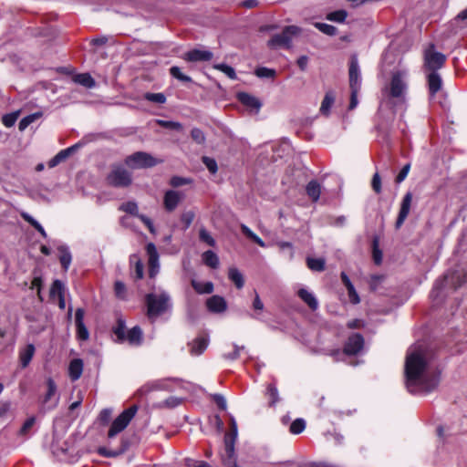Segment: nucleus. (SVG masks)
Wrapping results in <instances>:
<instances>
[{
  "instance_id": "nucleus-1",
  "label": "nucleus",
  "mask_w": 467,
  "mask_h": 467,
  "mask_svg": "<svg viewBox=\"0 0 467 467\" xmlns=\"http://www.w3.org/2000/svg\"><path fill=\"white\" fill-rule=\"evenodd\" d=\"M405 384L414 395H427L440 384L441 371L431 360L423 344L411 346L405 360Z\"/></svg>"
},
{
  "instance_id": "nucleus-2",
  "label": "nucleus",
  "mask_w": 467,
  "mask_h": 467,
  "mask_svg": "<svg viewBox=\"0 0 467 467\" xmlns=\"http://www.w3.org/2000/svg\"><path fill=\"white\" fill-rule=\"evenodd\" d=\"M409 70L398 68L391 72L389 81L381 89L380 108L386 106L394 112L406 109L409 91Z\"/></svg>"
},
{
  "instance_id": "nucleus-3",
  "label": "nucleus",
  "mask_w": 467,
  "mask_h": 467,
  "mask_svg": "<svg viewBox=\"0 0 467 467\" xmlns=\"http://www.w3.org/2000/svg\"><path fill=\"white\" fill-rule=\"evenodd\" d=\"M145 304L147 306V317L151 323L155 322L161 316L171 312L172 309L171 295L161 288L147 294L145 296Z\"/></svg>"
},
{
  "instance_id": "nucleus-4",
  "label": "nucleus",
  "mask_w": 467,
  "mask_h": 467,
  "mask_svg": "<svg viewBox=\"0 0 467 467\" xmlns=\"http://www.w3.org/2000/svg\"><path fill=\"white\" fill-rule=\"evenodd\" d=\"M302 32V28L297 26H285L281 33L274 35L267 42L272 49L285 47L289 49L292 46V40Z\"/></svg>"
},
{
  "instance_id": "nucleus-5",
  "label": "nucleus",
  "mask_w": 467,
  "mask_h": 467,
  "mask_svg": "<svg viewBox=\"0 0 467 467\" xmlns=\"http://www.w3.org/2000/svg\"><path fill=\"white\" fill-rule=\"evenodd\" d=\"M139 407L137 405H132L130 408L124 410L112 422L108 436L109 438H113L122 431H124L127 426L130 424L131 420L136 415Z\"/></svg>"
},
{
  "instance_id": "nucleus-6",
  "label": "nucleus",
  "mask_w": 467,
  "mask_h": 467,
  "mask_svg": "<svg viewBox=\"0 0 467 467\" xmlns=\"http://www.w3.org/2000/svg\"><path fill=\"white\" fill-rule=\"evenodd\" d=\"M182 380L177 378L172 379H161L149 381L141 386L137 391L136 396L142 398L147 396L152 391L157 390H172L171 383H180Z\"/></svg>"
},
{
  "instance_id": "nucleus-7",
  "label": "nucleus",
  "mask_w": 467,
  "mask_h": 467,
  "mask_svg": "<svg viewBox=\"0 0 467 467\" xmlns=\"http://www.w3.org/2000/svg\"><path fill=\"white\" fill-rule=\"evenodd\" d=\"M158 163L153 156L144 151H137L125 159V164L130 169L150 168Z\"/></svg>"
},
{
  "instance_id": "nucleus-8",
  "label": "nucleus",
  "mask_w": 467,
  "mask_h": 467,
  "mask_svg": "<svg viewBox=\"0 0 467 467\" xmlns=\"http://www.w3.org/2000/svg\"><path fill=\"white\" fill-rule=\"evenodd\" d=\"M445 60L446 57L442 53L435 51L433 44H430L424 50V67L431 72H437L441 68Z\"/></svg>"
},
{
  "instance_id": "nucleus-9",
  "label": "nucleus",
  "mask_w": 467,
  "mask_h": 467,
  "mask_svg": "<svg viewBox=\"0 0 467 467\" xmlns=\"http://www.w3.org/2000/svg\"><path fill=\"white\" fill-rule=\"evenodd\" d=\"M108 182L114 187H127L131 183V174L121 165L113 166L107 177Z\"/></svg>"
},
{
  "instance_id": "nucleus-10",
  "label": "nucleus",
  "mask_w": 467,
  "mask_h": 467,
  "mask_svg": "<svg viewBox=\"0 0 467 467\" xmlns=\"http://www.w3.org/2000/svg\"><path fill=\"white\" fill-rule=\"evenodd\" d=\"M446 281L448 284L451 285L454 288H458L467 282V271H454L452 273H449L444 276V280L436 281L433 290H440L443 286V282Z\"/></svg>"
},
{
  "instance_id": "nucleus-11",
  "label": "nucleus",
  "mask_w": 467,
  "mask_h": 467,
  "mask_svg": "<svg viewBox=\"0 0 467 467\" xmlns=\"http://www.w3.org/2000/svg\"><path fill=\"white\" fill-rule=\"evenodd\" d=\"M146 252L148 254L149 265V276L154 278L160 271L159 254L153 243H149L146 245Z\"/></svg>"
},
{
  "instance_id": "nucleus-12",
  "label": "nucleus",
  "mask_w": 467,
  "mask_h": 467,
  "mask_svg": "<svg viewBox=\"0 0 467 467\" xmlns=\"http://www.w3.org/2000/svg\"><path fill=\"white\" fill-rule=\"evenodd\" d=\"M238 436V429L235 419L231 416L230 418V432L224 436V450L230 456L234 455V448Z\"/></svg>"
},
{
  "instance_id": "nucleus-13",
  "label": "nucleus",
  "mask_w": 467,
  "mask_h": 467,
  "mask_svg": "<svg viewBox=\"0 0 467 467\" xmlns=\"http://www.w3.org/2000/svg\"><path fill=\"white\" fill-rule=\"evenodd\" d=\"M349 87L350 88L360 89L361 87V74L358 66V60L356 56L351 57L349 62Z\"/></svg>"
},
{
  "instance_id": "nucleus-14",
  "label": "nucleus",
  "mask_w": 467,
  "mask_h": 467,
  "mask_svg": "<svg viewBox=\"0 0 467 467\" xmlns=\"http://www.w3.org/2000/svg\"><path fill=\"white\" fill-rule=\"evenodd\" d=\"M413 195L410 192L405 193L400 202L399 215L395 223L397 229L400 228L407 219L411 207Z\"/></svg>"
},
{
  "instance_id": "nucleus-15",
  "label": "nucleus",
  "mask_w": 467,
  "mask_h": 467,
  "mask_svg": "<svg viewBox=\"0 0 467 467\" xmlns=\"http://www.w3.org/2000/svg\"><path fill=\"white\" fill-rule=\"evenodd\" d=\"M364 347V338L358 334L355 333L351 335L344 347V352L347 355H356L359 353Z\"/></svg>"
},
{
  "instance_id": "nucleus-16",
  "label": "nucleus",
  "mask_w": 467,
  "mask_h": 467,
  "mask_svg": "<svg viewBox=\"0 0 467 467\" xmlns=\"http://www.w3.org/2000/svg\"><path fill=\"white\" fill-rule=\"evenodd\" d=\"M183 198V194L174 190H169L163 197V205L166 211L172 212L179 205Z\"/></svg>"
},
{
  "instance_id": "nucleus-17",
  "label": "nucleus",
  "mask_w": 467,
  "mask_h": 467,
  "mask_svg": "<svg viewBox=\"0 0 467 467\" xmlns=\"http://www.w3.org/2000/svg\"><path fill=\"white\" fill-rule=\"evenodd\" d=\"M84 310L82 308H78L75 313V323L77 327V336L80 340H88L89 337V333L88 328L84 324Z\"/></svg>"
},
{
  "instance_id": "nucleus-18",
  "label": "nucleus",
  "mask_w": 467,
  "mask_h": 467,
  "mask_svg": "<svg viewBox=\"0 0 467 467\" xmlns=\"http://www.w3.org/2000/svg\"><path fill=\"white\" fill-rule=\"evenodd\" d=\"M182 58L189 62L209 61L213 58V53L208 50L192 49L186 52Z\"/></svg>"
},
{
  "instance_id": "nucleus-19",
  "label": "nucleus",
  "mask_w": 467,
  "mask_h": 467,
  "mask_svg": "<svg viewBox=\"0 0 467 467\" xmlns=\"http://www.w3.org/2000/svg\"><path fill=\"white\" fill-rule=\"evenodd\" d=\"M206 306L209 311L213 313H223L227 308L226 301L220 296H213L206 301Z\"/></svg>"
},
{
  "instance_id": "nucleus-20",
  "label": "nucleus",
  "mask_w": 467,
  "mask_h": 467,
  "mask_svg": "<svg viewBox=\"0 0 467 467\" xmlns=\"http://www.w3.org/2000/svg\"><path fill=\"white\" fill-rule=\"evenodd\" d=\"M297 296L312 311H316L318 308L319 304L313 292L306 288H300L297 291Z\"/></svg>"
},
{
  "instance_id": "nucleus-21",
  "label": "nucleus",
  "mask_w": 467,
  "mask_h": 467,
  "mask_svg": "<svg viewBox=\"0 0 467 467\" xmlns=\"http://www.w3.org/2000/svg\"><path fill=\"white\" fill-rule=\"evenodd\" d=\"M78 148V144L70 146L67 149L60 150L57 154H56L47 163L49 168H54L57 166L62 161H66L73 152L77 150Z\"/></svg>"
},
{
  "instance_id": "nucleus-22",
  "label": "nucleus",
  "mask_w": 467,
  "mask_h": 467,
  "mask_svg": "<svg viewBox=\"0 0 467 467\" xmlns=\"http://www.w3.org/2000/svg\"><path fill=\"white\" fill-rule=\"evenodd\" d=\"M35 352L36 348L33 344H27L19 349V362L23 368H26L30 364Z\"/></svg>"
},
{
  "instance_id": "nucleus-23",
  "label": "nucleus",
  "mask_w": 467,
  "mask_h": 467,
  "mask_svg": "<svg viewBox=\"0 0 467 467\" xmlns=\"http://www.w3.org/2000/svg\"><path fill=\"white\" fill-rule=\"evenodd\" d=\"M427 82L430 95L433 98L442 87L441 78L438 72H431L427 76Z\"/></svg>"
},
{
  "instance_id": "nucleus-24",
  "label": "nucleus",
  "mask_w": 467,
  "mask_h": 467,
  "mask_svg": "<svg viewBox=\"0 0 467 467\" xmlns=\"http://www.w3.org/2000/svg\"><path fill=\"white\" fill-rule=\"evenodd\" d=\"M47 390L44 396L43 402L48 403L49 401H51L54 399L55 400L52 405V408H55L57 405L58 400H59V397H58V395H57V384L51 378H48L47 379Z\"/></svg>"
},
{
  "instance_id": "nucleus-25",
  "label": "nucleus",
  "mask_w": 467,
  "mask_h": 467,
  "mask_svg": "<svg viewBox=\"0 0 467 467\" xmlns=\"http://www.w3.org/2000/svg\"><path fill=\"white\" fill-rule=\"evenodd\" d=\"M209 344L207 336H201L194 339L190 345V352L193 356H199L204 352Z\"/></svg>"
},
{
  "instance_id": "nucleus-26",
  "label": "nucleus",
  "mask_w": 467,
  "mask_h": 467,
  "mask_svg": "<svg viewBox=\"0 0 467 467\" xmlns=\"http://www.w3.org/2000/svg\"><path fill=\"white\" fill-rule=\"evenodd\" d=\"M83 361L80 358H74L68 366V376L72 381L78 380L83 372Z\"/></svg>"
},
{
  "instance_id": "nucleus-27",
  "label": "nucleus",
  "mask_w": 467,
  "mask_h": 467,
  "mask_svg": "<svg viewBox=\"0 0 467 467\" xmlns=\"http://www.w3.org/2000/svg\"><path fill=\"white\" fill-rule=\"evenodd\" d=\"M237 99L242 104L248 108L254 109L256 111L261 108V102L259 99L248 93L239 92L237 94Z\"/></svg>"
},
{
  "instance_id": "nucleus-28",
  "label": "nucleus",
  "mask_w": 467,
  "mask_h": 467,
  "mask_svg": "<svg viewBox=\"0 0 467 467\" xmlns=\"http://www.w3.org/2000/svg\"><path fill=\"white\" fill-rule=\"evenodd\" d=\"M124 340H127L133 346L140 345L142 341V330L138 326L133 327L127 332Z\"/></svg>"
},
{
  "instance_id": "nucleus-29",
  "label": "nucleus",
  "mask_w": 467,
  "mask_h": 467,
  "mask_svg": "<svg viewBox=\"0 0 467 467\" xmlns=\"http://www.w3.org/2000/svg\"><path fill=\"white\" fill-rule=\"evenodd\" d=\"M306 194L308 195V197L313 202H316L319 200V197H320L321 185L315 180L310 181L306 187Z\"/></svg>"
},
{
  "instance_id": "nucleus-30",
  "label": "nucleus",
  "mask_w": 467,
  "mask_h": 467,
  "mask_svg": "<svg viewBox=\"0 0 467 467\" xmlns=\"http://www.w3.org/2000/svg\"><path fill=\"white\" fill-rule=\"evenodd\" d=\"M73 81L87 88H92L96 86L94 78L88 73L77 74L73 77Z\"/></svg>"
},
{
  "instance_id": "nucleus-31",
  "label": "nucleus",
  "mask_w": 467,
  "mask_h": 467,
  "mask_svg": "<svg viewBox=\"0 0 467 467\" xmlns=\"http://www.w3.org/2000/svg\"><path fill=\"white\" fill-rule=\"evenodd\" d=\"M60 253L59 261L65 271H67L72 261V255L69 248L67 245H60L58 247Z\"/></svg>"
},
{
  "instance_id": "nucleus-32",
  "label": "nucleus",
  "mask_w": 467,
  "mask_h": 467,
  "mask_svg": "<svg viewBox=\"0 0 467 467\" xmlns=\"http://www.w3.org/2000/svg\"><path fill=\"white\" fill-rule=\"evenodd\" d=\"M191 284L198 294H211L213 291V284L212 282H200L192 279Z\"/></svg>"
},
{
  "instance_id": "nucleus-33",
  "label": "nucleus",
  "mask_w": 467,
  "mask_h": 467,
  "mask_svg": "<svg viewBox=\"0 0 467 467\" xmlns=\"http://www.w3.org/2000/svg\"><path fill=\"white\" fill-rule=\"evenodd\" d=\"M203 263L211 268L216 269L219 266V257L212 250L204 252L202 255Z\"/></svg>"
},
{
  "instance_id": "nucleus-34",
  "label": "nucleus",
  "mask_w": 467,
  "mask_h": 467,
  "mask_svg": "<svg viewBox=\"0 0 467 467\" xmlns=\"http://www.w3.org/2000/svg\"><path fill=\"white\" fill-rule=\"evenodd\" d=\"M306 265L311 271L322 272L325 270L326 261L324 258L307 257Z\"/></svg>"
},
{
  "instance_id": "nucleus-35",
  "label": "nucleus",
  "mask_w": 467,
  "mask_h": 467,
  "mask_svg": "<svg viewBox=\"0 0 467 467\" xmlns=\"http://www.w3.org/2000/svg\"><path fill=\"white\" fill-rule=\"evenodd\" d=\"M228 276H229V279L234 283L235 286L238 289H240L244 286V276L237 268L231 267L228 272Z\"/></svg>"
},
{
  "instance_id": "nucleus-36",
  "label": "nucleus",
  "mask_w": 467,
  "mask_h": 467,
  "mask_svg": "<svg viewBox=\"0 0 467 467\" xmlns=\"http://www.w3.org/2000/svg\"><path fill=\"white\" fill-rule=\"evenodd\" d=\"M335 102V96L332 92H327L325 98L320 106V112L323 115L327 116L330 112V109Z\"/></svg>"
},
{
  "instance_id": "nucleus-37",
  "label": "nucleus",
  "mask_w": 467,
  "mask_h": 467,
  "mask_svg": "<svg viewBox=\"0 0 467 467\" xmlns=\"http://www.w3.org/2000/svg\"><path fill=\"white\" fill-rule=\"evenodd\" d=\"M21 217L27 222L31 226H33L44 238H47V233L43 226L34 219L29 213L26 212H22L20 213Z\"/></svg>"
},
{
  "instance_id": "nucleus-38",
  "label": "nucleus",
  "mask_w": 467,
  "mask_h": 467,
  "mask_svg": "<svg viewBox=\"0 0 467 467\" xmlns=\"http://www.w3.org/2000/svg\"><path fill=\"white\" fill-rule=\"evenodd\" d=\"M42 116L41 112H35L33 114H29L26 117H24L18 125V128L21 131L25 130L30 124L35 122L36 119H38Z\"/></svg>"
},
{
  "instance_id": "nucleus-39",
  "label": "nucleus",
  "mask_w": 467,
  "mask_h": 467,
  "mask_svg": "<svg viewBox=\"0 0 467 467\" xmlns=\"http://www.w3.org/2000/svg\"><path fill=\"white\" fill-rule=\"evenodd\" d=\"M182 399L175 396H171L158 404V408L173 409L181 405Z\"/></svg>"
},
{
  "instance_id": "nucleus-40",
  "label": "nucleus",
  "mask_w": 467,
  "mask_h": 467,
  "mask_svg": "<svg viewBox=\"0 0 467 467\" xmlns=\"http://www.w3.org/2000/svg\"><path fill=\"white\" fill-rule=\"evenodd\" d=\"M348 16L347 11L340 9L330 12L327 15V19L337 23H344Z\"/></svg>"
},
{
  "instance_id": "nucleus-41",
  "label": "nucleus",
  "mask_w": 467,
  "mask_h": 467,
  "mask_svg": "<svg viewBox=\"0 0 467 467\" xmlns=\"http://www.w3.org/2000/svg\"><path fill=\"white\" fill-rule=\"evenodd\" d=\"M130 262L134 264V273L137 279H141L144 273V265L138 255L133 254L130 257Z\"/></svg>"
},
{
  "instance_id": "nucleus-42",
  "label": "nucleus",
  "mask_w": 467,
  "mask_h": 467,
  "mask_svg": "<svg viewBox=\"0 0 467 467\" xmlns=\"http://www.w3.org/2000/svg\"><path fill=\"white\" fill-rule=\"evenodd\" d=\"M315 27L317 28L320 32L327 36H336L337 33V29L336 26L325 23L316 22L314 24Z\"/></svg>"
},
{
  "instance_id": "nucleus-43",
  "label": "nucleus",
  "mask_w": 467,
  "mask_h": 467,
  "mask_svg": "<svg viewBox=\"0 0 467 467\" xmlns=\"http://www.w3.org/2000/svg\"><path fill=\"white\" fill-rule=\"evenodd\" d=\"M213 67L217 70L222 71L229 78L231 79H236V73L231 66H228L226 64L221 63V64H215Z\"/></svg>"
},
{
  "instance_id": "nucleus-44",
  "label": "nucleus",
  "mask_w": 467,
  "mask_h": 467,
  "mask_svg": "<svg viewBox=\"0 0 467 467\" xmlns=\"http://www.w3.org/2000/svg\"><path fill=\"white\" fill-rule=\"evenodd\" d=\"M305 428L306 421L303 419L298 418L291 423L289 430L293 434H299L304 431Z\"/></svg>"
},
{
  "instance_id": "nucleus-45",
  "label": "nucleus",
  "mask_w": 467,
  "mask_h": 467,
  "mask_svg": "<svg viewBox=\"0 0 467 467\" xmlns=\"http://www.w3.org/2000/svg\"><path fill=\"white\" fill-rule=\"evenodd\" d=\"M144 99L157 104H163L166 102V97L162 93L147 92L144 94Z\"/></svg>"
},
{
  "instance_id": "nucleus-46",
  "label": "nucleus",
  "mask_w": 467,
  "mask_h": 467,
  "mask_svg": "<svg viewBox=\"0 0 467 467\" xmlns=\"http://www.w3.org/2000/svg\"><path fill=\"white\" fill-rule=\"evenodd\" d=\"M264 303L262 302L259 295L255 292V296L253 301V309L255 311V313L252 316V317L255 319H260V313L264 310Z\"/></svg>"
},
{
  "instance_id": "nucleus-47",
  "label": "nucleus",
  "mask_w": 467,
  "mask_h": 467,
  "mask_svg": "<svg viewBox=\"0 0 467 467\" xmlns=\"http://www.w3.org/2000/svg\"><path fill=\"white\" fill-rule=\"evenodd\" d=\"M156 122L162 128L174 130H182V125L177 121L171 120H164V119H157Z\"/></svg>"
},
{
  "instance_id": "nucleus-48",
  "label": "nucleus",
  "mask_w": 467,
  "mask_h": 467,
  "mask_svg": "<svg viewBox=\"0 0 467 467\" xmlns=\"http://www.w3.org/2000/svg\"><path fill=\"white\" fill-rule=\"evenodd\" d=\"M18 116L19 111L5 114L2 118V122L6 128H11L16 122Z\"/></svg>"
},
{
  "instance_id": "nucleus-49",
  "label": "nucleus",
  "mask_w": 467,
  "mask_h": 467,
  "mask_svg": "<svg viewBox=\"0 0 467 467\" xmlns=\"http://www.w3.org/2000/svg\"><path fill=\"white\" fill-rule=\"evenodd\" d=\"M170 73L173 78H177L180 81L192 82V78L182 73L179 67H176V66L171 67L170 68Z\"/></svg>"
},
{
  "instance_id": "nucleus-50",
  "label": "nucleus",
  "mask_w": 467,
  "mask_h": 467,
  "mask_svg": "<svg viewBox=\"0 0 467 467\" xmlns=\"http://www.w3.org/2000/svg\"><path fill=\"white\" fill-rule=\"evenodd\" d=\"M199 238L202 242L206 243L208 245L213 247L215 246V240L204 227L200 229Z\"/></svg>"
},
{
  "instance_id": "nucleus-51",
  "label": "nucleus",
  "mask_w": 467,
  "mask_h": 467,
  "mask_svg": "<svg viewBox=\"0 0 467 467\" xmlns=\"http://www.w3.org/2000/svg\"><path fill=\"white\" fill-rule=\"evenodd\" d=\"M125 449L121 450H110L106 447H99L98 452L99 455L104 457H117L124 452Z\"/></svg>"
},
{
  "instance_id": "nucleus-52",
  "label": "nucleus",
  "mask_w": 467,
  "mask_h": 467,
  "mask_svg": "<svg viewBox=\"0 0 467 467\" xmlns=\"http://www.w3.org/2000/svg\"><path fill=\"white\" fill-rule=\"evenodd\" d=\"M119 210L128 213L132 215H139L138 214V205L135 202H127L120 205Z\"/></svg>"
},
{
  "instance_id": "nucleus-53",
  "label": "nucleus",
  "mask_w": 467,
  "mask_h": 467,
  "mask_svg": "<svg viewBox=\"0 0 467 467\" xmlns=\"http://www.w3.org/2000/svg\"><path fill=\"white\" fill-rule=\"evenodd\" d=\"M255 75L261 78H273L275 76V71L268 67H261L256 68Z\"/></svg>"
},
{
  "instance_id": "nucleus-54",
  "label": "nucleus",
  "mask_w": 467,
  "mask_h": 467,
  "mask_svg": "<svg viewBox=\"0 0 467 467\" xmlns=\"http://www.w3.org/2000/svg\"><path fill=\"white\" fill-rule=\"evenodd\" d=\"M202 162L211 173L214 174L217 172L218 166L214 159L204 156L202 157Z\"/></svg>"
},
{
  "instance_id": "nucleus-55",
  "label": "nucleus",
  "mask_w": 467,
  "mask_h": 467,
  "mask_svg": "<svg viewBox=\"0 0 467 467\" xmlns=\"http://www.w3.org/2000/svg\"><path fill=\"white\" fill-rule=\"evenodd\" d=\"M114 333L120 341L125 339L126 336V326L123 320H119L117 327L114 328Z\"/></svg>"
},
{
  "instance_id": "nucleus-56",
  "label": "nucleus",
  "mask_w": 467,
  "mask_h": 467,
  "mask_svg": "<svg viewBox=\"0 0 467 467\" xmlns=\"http://www.w3.org/2000/svg\"><path fill=\"white\" fill-rule=\"evenodd\" d=\"M115 295L119 299L126 298V286L123 282L116 281L114 285Z\"/></svg>"
},
{
  "instance_id": "nucleus-57",
  "label": "nucleus",
  "mask_w": 467,
  "mask_h": 467,
  "mask_svg": "<svg viewBox=\"0 0 467 467\" xmlns=\"http://www.w3.org/2000/svg\"><path fill=\"white\" fill-rule=\"evenodd\" d=\"M192 139L198 144H202L205 141V136L202 130L198 128H194L191 131Z\"/></svg>"
},
{
  "instance_id": "nucleus-58",
  "label": "nucleus",
  "mask_w": 467,
  "mask_h": 467,
  "mask_svg": "<svg viewBox=\"0 0 467 467\" xmlns=\"http://www.w3.org/2000/svg\"><path fill=\"white\" fill-rule=\"evenodd\" d=\"M51 294L58 297L64 296V285L60 280H55L51 287Z\"/></svg>"
},
{
  "instance_id": "nucleus-59",
  "label": "nucleus",
  "mask_w": 467,
  "mask_h": 467,
  "mask_svg": "<svg viewBox=\"0 0 467 467\" xmlns=\"http://www.w3.org/2000/svg\"><path fill=\"white\" fill-rule=\"evenodd\" d=\"M192 181L190 179L180 176H173L170 181V184L172 187H180L185 184H189Z\"/></svg>"
},
{
  "instance_id": "nucleus-60",
  "label": "nucleus",
  "mask_w": 467,
  "mask_h": 467,
  "mask_svg": "<svg viewBox=\"0 0 467 467\" xmlns=\"http://www.w3.org/2000/svg\"><path fill=\"white\" fill-rule=\"evenodd\" d=\"M194 213L192 211L185 212L182 214L181 220L184 223V229L189 228L194 219Z\"/></svg>"
},
{
  "instance_id": "nucleus-61",
  "label": "nucleus",
  "mask_w": 467,
  "mask_h": 467,
  "mask_svg": "<svg viewBox=\"0 0 467 467\" xmlns=\"http://www.w3.org/2000/svg\"><path fill=\"white\" fill-rule=\"evenodd\" d=\"M35 422H36L35 417L28 418L22 425V427L19 431L20 434L25 435V434L28 433V431L31 430V428L35 424Z\"/></svg>"
},
{
  "instance_id": "nucleus-62",
  "label": "nucleus",
  "mask_w": 467,
  "mask_h": 467,
  "mask_svg": "<svg viewBox=\"0 0 467 467\" xmlns=\"http://www.w3.org/2000/svg\"><path fill=\"white\" fill-rule=\"evenodd\" d=\"M347 290H348V296L350 302L354 305L358 304L360 302V298H359L354 285L347 288Z\"/></svg>"
},
{
  "instance_id": "nucleus-63",
  "label": "nucleus",
  "mask_w": 467,
  "mask_h": 467,
  "mask_svg": "<svg viewBox=\"0 0 467 467\" xmlns=\"http://www.w3.org/2000/svg\"><path fill=\"white\" fill-rule=\"evenodd\" d=\"M213 399L216 405L223 410H225L227 408V403L225 398L222 394H213Z\"/></svg>"
},
{
  "instance_id": "nucleus-64",
  "label": "nucleus",
  "mask_w": 467,
  "mask_h": 467,
  "mask_svg": "<svg viewBox=\"0 0 467 467\" xmlns=\"http://www.w3.org/2000/svg\"><path fill=\"white\" fill-rule=\"evenodd\" d=\"M371 186L376 193H379L381 192V179L378 172L373 175Z\"/></svg>"
}]
</instances>
